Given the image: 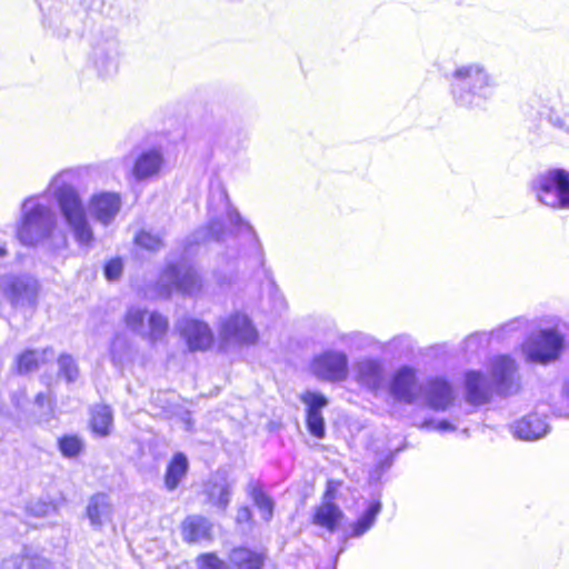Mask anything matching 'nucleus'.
<instances>
[{
  "mask_svg": "<svg viewBox=\"0 0 569 569\" xmlns=\"http://www.w3.org/2000/svg\"><path fill=\"white\" fill-rule=\"evenodd\" d=\"M197 271L182 262L169 261L159 271L153 290L159 297H170L173 291L192 293L201 289Z\"/></svg>",
  "mask_w": 569,
  "mask_h": 569,
  "instance_id": "f257e3e1",
  "label": "nucleus"
},
{
  "mask_svg": "<svg viewBox=\"0 0 569 569\" xmlns=\"http://www.w3.org/2000/svg\"><path fill=\"white\" fill-rule=\"evenodd\" d=\"M57 200L64 219L72 228L76 240L80 244H91L93 232L77 190L70 186H63L58 190Z\"/></svg>",
  "mask_w": 569,
  "mask_h": 569,
  "instance_id": "f03ea898",
  "label": "nucleus"
},
{
  "mask_svg": "<svg viewBox=\"0 0 569 569\" xmlns=\"http://www.w3.org/2000/svg\"><path fill=\"white\" fill-rule=\"evenodd\" d=\"M56 224V216L49 207L34 204L22 214L17 229V238L24 246H34L49 238Z\"/></svg>",
  "mask_w": 569,
  "mask_h": 569,
  "instance_id": "7ed1b4c3",
  "label": "nucleus"
},
{
  "mask_svg": "<svg viewBox=\"0 0 569 569\" xmlns=\"http://www.w3.org/2000/svg\"><path fill=\"white\" fill-rule=\"evenodd\" d=\"M532 190L546 206L569 208V172L565 169H549L539 174Z\"/></svg>",
  "mask_w": 569,
  "mask_h": 569,
  "instance_id": "20e7f679",
  "label": "nucleus"
},
{
  "mask_svg": "<svg viewBox=\"0 0 569 569\" xmlns=\"http://www.w3.org/2000/svg\"><path fill=\"white\" fill-rule=\"evenodd\" d=\"M563 349V337L555 328L542 329L521 345L527 361L548 363L555 361Z\"/></svg>",
  "mask_w": 569,
  "mask_h": 569,
  "instance_id": "39448f33",
  "label": "nucleus"
},
{
  "mask_svg": "<svg viewBox=\"0 0 569 569\" xmlns=\"http://www.w3.org/2000/svg\"><path fill=\"white\" fill-rule=\"evenodd\" d=\"M177 331L189 352H203L214 346V332L209 323L201 319L184 317L178 321Z\"/></svg>",
  "mask_w": 569,
  "mask_h": 569,
  "instance_id": "423d86ee",
  "label": "nucleus"
},
{
  "mask_svg": "<svg viewBox=\"0 0 569 569\" xmlns=\"http://www.w3.org/2000/svg\"><path fill=\"white\" fill-rule=\"evenodd\" d=\"M219 338L221 347H226L231 341L253 345L258 340V331L246 313L236 311L220 322Z\"/></svg>",
  "mask_w": 569,
  "mask_h": 569,
  "instance_id": "0eeeda50",
  "label": "nucleus"
},
{
  "mask_svg": "<svg viewBox=\"0 0 569 569\" xmlns=\"http://www.w3.org/2000/svg\"><path fill=\"white\" fill-rule=\"evenodd\" d=\"M311 371L320 380L340 382L348 377V358L343 352L328 350L311 361Z\"/></svg>",
  "mask_w": 569,
  "mask_h": 569,
  "instance_id": "6e6552de",
  "label": "nucleus"
},
{
  "mask_svg": "<svg viewBox=\"0 0 569 569\" xmlns=\"http://www.w3.org/2000/svg\"><path fill=\"white\" fill-rule=\"evenodd\" d=\"M452 94L456 100L462 101L466 92L476 94L490 86L489 76L477 66L458 68L453 72Z\"/></svg>",
  "mask_w": 569,
  "mask_h": 569,
  "instance_id": "1a4fd4ad",
  "label": "nucleus"
},
{
  "mask_svg": "<svg viewBox=\"0 0 569 569\" xmlns=\"http://www.w3.org/2000/svg\"><path fill=\"white\" fill-rule=\"evenodd\" d=\"M389 391L396 400L411 405L419 399L422 389L416 371L412 368L402 367L393 373Z\"/></svg>",
  "mask_w": 569,
  "mask_h": 569,
  "instance_id": "9d476101",
  "label": "nucleus"
},
{
  "mask_svg": "<svg viewBox=\"0 0 569 569\" xmlns=\"http://www.w3.org/2000/svg\"><path fill=\"white\" fill-rule=\"evenodd\" d=\"M300 399L306 405L307 430L316 439H323L326 436V421L321 409L328 405L327 398L319 392L308 391Z\"/></svg>",
  "mask_w": 569,
  "mask_h": 569,
  "instance_id": "9b49d317",
  "label": "nucleus"
},
{
  "mask_svg": "<svg viewBox=\"0 0 569 569\" xmlns=\"http://www.w3.org/2000/svg\"><path fill=\"white\" fill-rule=\"evenodd\" d=\"M180 533L187 545L211 542L214 539L213 523L207 517L194 513L182 519Z\"/></svg>",
  "mask_w": 569,
  "mask_h": 569,
  "instance_id": "f8f14e48",
  "label": "nucleus"
},
{
  "mask_svg": "<svg viewBox=\"0 0 569 569\" xmlns=\"http://www.w3.org/2000/svg\"><path fill=\"white\" fill-rule=\"evenodd\" d=\"M426 405L435 411H445L455 402L456 395L451 383L442 377L430 378L423 390Z\"/></svg>",
  "mask_w": 569,
  "mask_h": 569,
  "instance_id": "ddd939ff",
  "label": "nucleus"
},
{
  "mask_svg": "<svg viewBox=\"0 0 569 569\" xmlns=\"http://www.w3.org/2000/svg\"><path fill=\"white\" fill-rule=\"evenodd\" d=\"M517 365L515 360L507 355L498 356L492 363V376L495 378L496 391L501 396H509L517 392L520 388L515 378Z\"/></svg>",
  "mask_w": 569,
  "mask_h": 569,
  "instance_id": "4468645a",
  "label": "nucleus"
},
{
  "mask_svg": "<svg viewBox=\"0 0 569 569\" xmlns=\"http://www.w3.org/2000/svg\"><path fill=\"white\" fill-rule=\"evenodd\" d=\"M121 208V198L117 192L101 191L91 196L89 209L92 217L103 224L110 223Z\"/></svg>",
  "mask_w": 569,
  "mask_h": 569,
  "instance_id": "2eb2a0df",
  "label": "nucleus"
},
{
  "mask_svg": "<svg viewBox=\"0 0 569 569\" xmlns=\"http://www.w3.org/2000/svg\"><path fill=\"white\" fill-rule=\"evenodd\" d=\"M466 400L472 406L488 403L492 397V387L487 377L480 371H469L466 375Z\"/></svg>",
  "mask_w": 569,
  "mask_h": 569,
  "instance_id": "dca6fc26",
  "label": "nucleus"
},
{
  "mask_svg": "<svg viewBox=\"0 0 569 569\" xmlns=\"http://www.w3.org/2000/svg\"><path fill=\"white\" fill-rule=\"evenodd\" d=\"M232 569H264L267 556L262 550L248 546H234L228 553Z\"/></svg>",
  "mask_w": 569,
  "mask_h": 569,
  "instance_id": "f3484780",
  "label": "nucleus"
},
{
  "mask_svg": "<svg viewBox=\"0 0 569 569\" xmlns=\"http://www.w3.org/2000/svg\"><path fill=\"white\" fill-rule=\"evenodd\" d=\"M345 520V512L337 503H318L311 513L312 525L335 532Z\"/></svg>",
  "mask_w": 569,
  "mask_h": 569,
  "instance_id": "a211bd4d",
  "label": "nucleus"
},
{
  "mask_svg": "<svg viewBox=\"0 0 569 569\" xmlns=\"http://www.w3.org/2000/svg\"><path fill=\"white\" fill-rule=\"evenodd\" d=\"M163 158L159 150L142 151L134 160L132 174L137 180H147L156 177L162 167Z\"/></svg>",
  "mask_w": 569,
  "mask_h": 569,
  "instance_id": "6ab92c4d",
  "label": "nucleus"
},
{
  "mask_svg": "<svg viewBox=\"0 0 569 569\" xmlns=\"http://www.w3.org/2000/svg\"><path fill=\"white\" fill-rule=\"evenodd\" d=\"M0 569H56V567L39 553L23 551L3 559Z\"/></svg>",
  "mask_w": 569,
  "mask_h": 569,
  "instance_id": "aec40b11",
  "label": "nucleus"
},
{
  "mask_svg": "<svg viewBox=\"0 0 569 569\" xmlns=\"http://www.w3.org/2000/svg\"><path fill=\"white\" fill-rule=\"evenodd\" d=\"M189 471L186 453L178 451L169 459L163 475V483L168 490H174L183 481Z\"/></svg>",
  "mask_w": 569,
  "mask_h": 569,
  "instance_id": "412c9836",
  "label": "nucleus"
},
{
  "mask_svg": "<svg viewBox=\"0 0 569 569\" xmlns=\"http://www.w3.org/2000/svg\"><path fill=\"white\" fill-rule=\"evenodd\" d=\"M37 286L24 281L20 278L11 279L3 289L6 299L13 306H18L22 301L34 303L37 299Z\"/></svg>",
  "mask_w": 569,
  "mask_h": 569,
  "instance_id": "4be33fe9",
  "label": "nucleus"
},
{
  "mask_svg": "<svg viewBox=\"0 0 569 569\" xmlns=\"http://www.w3.org/2000/svg\"><path fill=\"white\" fill-rule=\"evenodd\" d=\"M113 413L108 405H96L90 409L89 429L98 438L111 435Z\"/></svg>",
  "mask_w": 569,
  "mask_h": 569,
  "instance_id": "5701e85b",
  "label": "nucleus"
},
{
  "mask_svg": "<svg viewBox=\"0 0 569 569\" xmlns=\"http://www.w3.org/2000/svg\"><path fill=\"white\" fill-rule=\"evenodd\" d=\"M52 352L51 348L31 349L27 348L17 355L14 359V371L18 375H28L37 371L47 362L46 356Z\"/></svg>",
  "mask_w": 569,
  "mask_h": 569,
  "instance_id": "b1692460",
  "label": "nucleus"
},
{
  "mask_svg": "<svg viewBox=\"0 0 569 569\" xmlns=\"http://www.w3.org/2000/svg\"><path fill=\"white\" fill-rule=\"evenodd\" d=\"M547 423L538 415L530 413L516 421L513 435L521 440H536L545 436Z\"/></svg>",
  "mask_w": 569,
  "mask_h": 569,
  "instance_id": "393cba45",
  "label": "nucleus"
},
{
  "mask_svg": "<svg viewBox=\"0 0 569 569\" xmlns=\"http://www.w3.org/2000/svg\"><path fill=\"white\" fill-rule=\"evenodd\" d=\"M111 505L106 493L93 495L86 509V513L92 525L101 526L110 519Z\"/></svg>",
  "mask_w": 569,
  "mask_h": 569,
  "instance_id": "a878e982",
  "label": "nucleus"
},
{
  "mask_svg": "<svg viewBox=\"0 0 569 569\" xmlns=\"http://www.w3.org/2000/svg\"><path fill=\"white\" fill-rule=\"evenodd\" d=\"M382 505L379 500L371 501L362 515L350 526L348 537L359 538L367 532L375 523L377 516L381 512Z\"/></svg>",
  "mask_w": 569,
  "mask_h": 569,
  "instance_id": "bb28decb",
  "label": "nucleus"
},
{
  "mask_svg": "<svg viewBox=\"0 0 569 569\" xmlns=\"http://www.w3.org/2000/svg\"><path fill=\"white\" fill-rule=\"evenodd\" d=\"M208 502L224 510L230 502V488L227 483L209 481L204 488Z\"/></svg>",
  "mask_w": 569,
  "mask_h": 569,
  "instance_id": "cd10ccee",
  "label": "nucleus"
},
{
  "mask_svg": "<svg viewBox=\"0 0 569 569\" xmlns=\"http://www.w3.org/2000/svg\"><path fill=\"white\" fill-rule=\"evenodd\" d=\"M357 380L361 387L368 390H377L383 381L382 370L376 363H367L359 369Z\"/></svg>",
  "mask_w": 569,
  "mask_h": 569,
  "instance_id": "c85d7f7f",
  "label": "nucleus"
},
{
  "mask_svg": "<svg viewBox=\"0 0 569 569\" xmlns=\"http://www.w3.org/2000/svg\"><path fill=\"white\" fill-rule=\"evenodd\" d=\"M60 453L66 458H76L84 449L82 438L76 433H64L57 440Z\"/></svg>",
  "mask_w": 569,
  "mask_h": 569,
  "instance_id": "c756f323",
  "label": "nucleus"
},
{
  "mask_svg": "<svg viewBox=\"0 0 569 569\" xmlns=\"http://www.w3.org/2000/svg\"><path fill=\"white\" fill-rule=\"evenodd\" d=\"M133 243L139 249L149 252H157L164 247V241L161 234L146 229H141L136 232Z\"/></svg>",
  "mask_w": 569,
  "mask_h": 569,
  "instance_id": "7c9ffc66",
  "label": "nucleus"
},
{
  "mask_svg": "<svg viewBox=\"0 0 569 569\" xmlns=\"http://www.w3.org/2000/svg\"><path fill=\"white\" fill-rule=\"evenodd\" d=\"M250 496L254 506L261 511L263 520L270 521L273 516L274 503L269 495L261 486H256L252 488Z\"/></svg>",
  "mask_w": 569,
  "mask_h": 569,
  "instance_id": "2f4dec72",
  "label": "nucleus"
},
{
  "mask_svg": "<svg viewBox=\"0 0 569 569\" xmlns=\"http://www.w3.org/2000/svg\"><path fill=\"white\" fill-rule=\"evenodd\" d=\"M149 331L147 337L151 341L162 339L169 330V320L163 315L152 311L148 318Z\"/></svg>",
  "mask_w": 569,
  "mask_h": 569,
  "instance_id": "473e14b6",
  "label": "nucleus"
},
{
  "mask_svg": "<svg viewBox=\"0 0 569 569\" xmlns=\"http://www.w3.org/2000/svg\"><path fill=\"white\" fill-rule=\"evenodd\" d=\"M197 569H228L223 559L216 552L207 551L199 553L194 559Z\"/></svg>",
  "mask_w": 569,
  "mask_h": 569,
  "instance_id": "72a5a7b5",
  "label": "nucleus"
},
{
  "mask_svg": "<svg viewBox=\"0 0 569 569\" xmlns=\"http://www.w3.org/2000/svg\"><path fill=\"white\" fill-rule=\"evenodd\" d=\"M58 362L60 375L69 382L74 381L79 370L72 357L70 355H60Z\"/></svg>",
  "mask_w": 569,
  "mask_h": 569,
  "instance_id": "f704fd0d",
  "label": "nucleus"
},
{
  "mask_svg": "<svg viewBox=\"0 0 569 569\" xmlns=\"http://www.w3.org/2000/svg\"><path fill=\"white\" fill-rule=\"evenodd\" d=\"M123 272V260L120 257H113L106 261L103 266V273L108 281H117L121 278Z\"/></svg>",
  "mask_w": 569,
  "mask_h": 569,
  "instance_id": "c9c22d12",
  "label": "nucleus"
},
{
  "mask_svg": "<svg viewBox=\"0 0 569 569\" xmlns=\"http://www.w3.org/2000/svg\"><path fill=\"white\" fill-rule=\"evenodd\" d=\"M147 311L139 308H129L124 315L123 321L131 330H140L143 327Z\"/></svg>",
  "mask_w": 569,
  "mask_h": 569,
  "instance_id": "e433bc0d",
  "label": "nucleus"
},
{
  "mask_svg": "<svg viewBox=\"0 0 569 569\" xmlns=\"http://www.w3.org/2000/svg\"><path fill=\"white\" fill-rule=\"evenodd\" d=\"M341 486V480L328 479L326 481V487L322 492L320 503H336L335 500L338 497L339 489Z\"/></svg>",
  "mask_w": 569,
  "mask_h": 569,
  "instance_id": "4c0bfd02",
  "label": "nucleus"
},
{
  "mask_svg": "<svg viewBox=\"0 0 569 569\" xmlns=\"http://www.w3.org/2000/svg\"><path fill=\"white\" fill-rule=\"evenodd\" d=\"M236 515V522L238 525H251L253 522V513L249 506H240Z\"/></svg>",
  "mask_w": 569,
  "mask_h": 569,
  "instance_id": "58836bf2",
  "label": "nucleus"
},
{
  "mask_svg": "<svg viewBox=\"0 0 569 569\" xmlns=\"http://www.w3.org/2000/svg\"><path fill=\"white\" fill-rule=\"evenodd\" d=\"M48 401H49V397H48V395H46L43 392H40V393L36 395V397H34V402L40 407H43Z\"/></svg>",
  "mask_w": 569,
  "mask_h": 569,
  "instance_id": "ea45409f",
  "label": "nucleus"
},
{
  "mask_svg": "<svg viewBox=\"0 0 569 569\" xmlns=\"http://www.w3.org/2000/svg\"><path fill=\"white\" fill-rule=\"evenodd\" d=\"M7 254V250L4 247L0 246V258Z\"/></svg>",
  "mask_w": 569,
  "mask_h": 569,
  "instance_id": "a19ab883",
  "label": "nucleus"
},
{
  "mask_svg": "<svg viewBox=\"0 0 569 569\" xmlns=\"http://www.w3.org/2000/svg\"><path fill=\"white\" fill-rule=\"evenodd\" d=\"M440 427H441V428H448V427H449V425H448V422H447V421H442V422H440Z\"/></svg>",
  "mask_w": 569,
  "mask_h": 569,
  "instance_id": "79ce46f5",
  "label": "nucleus"
}]
</instances>
